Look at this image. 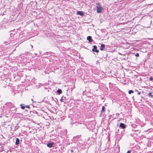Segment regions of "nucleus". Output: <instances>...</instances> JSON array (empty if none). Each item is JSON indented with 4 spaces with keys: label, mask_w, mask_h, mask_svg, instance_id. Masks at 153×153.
<instances>
[{
    "label": "nucleus",
    "mask_w": 153,
    "mask_h": 153,
    "mask_svg": "<svg viewBox=\"0 0 153 153\" xmlns=\"http://www.w3.org/2000/svg\"><path fill=\"white\" fill-rule=\"evenodd\" d=\"M20 106L21 108L22 109H24L25 108V105L24 104H20Z\"/></svg>",
    "instance_id": "nucleus-11"
},
{
    "label": "nucleus",
    "mask_w": 153,
    "mask_h": 153,
    "mask_svg": "<svg viewBox=\"0 0 153 153\" xmlns=\"http://www.w3.org/2000/svg\"><path fill=\"white\" fill-rule=\"evenodd\" d=\"M105 111V107L104 106H102V110L101 111V114L102 115L104 112Z\"/></svg>",
    "instance_id": "nucleus-8"
},
{
    "label": "nucleus",
    "mask_w": 153,
    "mask_h": 153,
    "mask_svg": "<svg viewBox=\"0 0 153 153\" xmlns=\"http://www.w3.org/2000/svg\"><path fill=\"white\" fill-rule=\"evenodd\" d=\"M105 45L104 44H101V48H100V49L101 51H103L104 50L103 48H105Z\"/></svg>",
    "instance_id": "nucleus-10"
},
{
    "label": "nucleus",
    "mask_w": 153,
    "mask_h": 153,
    "mask_svg": "<svg viewBox=\"0 0 153 153\" xmlns=\"http://www.w3.org/2000/svg\"><path fill=\"white\" fill-rule=\"evenodd\" d=\"M25 107L27 108H28L29 109H30V107L29 105H25Z\"/></svg>",
    "instance_id": "nucleus-19"
},
{
    "label": "nucleus",
    "mask_w": 153,
    "mask_h": 153,
    "mask_svg": "<svg viewBox=\"0 0 153 153\" xmlns=\"http://www.w3.org/2000/svg\"><path fill=\"white\" fill-rule=\"evenodd\" d=\"M54 144V142L51 141L50 142H49L47 143V146L49 148H51L53 147V145Z\"/></svg>",
    "instance_id": "nucleus-2"
},
{
    "label": "nucleus",
    "mask_w": 153,
    "mask_h": 153,
    "mask_svg": "<svg viewBox=\"0 0 153 153\" xmlns=\"http://www.w3.org/2000/svg\"><path fill=\"white\" fill-rule=\"evenodd\" d=\"M63 97H61V99L60 100H62L63 99Z\"/></svg>",
    "instance_id": "nucleus-24"
},
{
    "label": "nucleus",
    "mask_w": 153,
    "mask_h": 153,
    "mask_svg": "<svg viewBox=\"0 0 153 153\" xmlns=\"http://www.w3.org/2000/svg\"><path fill=\"white\" fill-rule=\"evenodd\" d=\"M97 4L98 5H100V3H97V4Z\"/></svg>",
    "instance_id": "nucleus-22"
},
{
    "label": "nucleus",
    "mask_w": 153,
    "mask_h": 153,
    "mask_svg": "<svg viewBox=\"0 0 153 153\" xmlns=\"http://www.w3.org/2000/svg\"><path fill=\"white\" fill-rule=\"evenodd\" d=\"M149 81H152L153 80V77H152V76H151L149 77Z\"/></svg>",
    "instance_id": "nucleus-15"
},
{
    "label": "nucleus",
    "mask_w": 153,
    "mask_h": 153,
    "mask_svg": "<svg viewBox=\"0 0 153 153\" xmlns=\"http://www.w3.org/2000/svg\"><path fill=\"white\" fill-rule=\"evenodd\" d=\"M97 13H100L101 12L102 10V8L101 6H97Z\"/></svg>",
    "instance_id": "nucleus-3"
},
{
    "label": "nucleus",
    "mask_w": 153,
    "mask_h": 153,
    "mask_svg": "<svg viewBox=\"0 0 153 153\" xmlns=\"http://www.w3.org/2000/svg\"><path fill=\"white\" fill-rule=\"evenodd\" d=\"M137 92H138V93H137V94H138V95H140V92H139L138 91Z\"/></svg>",
    "instance_id": "nucleus-21"
},
{
    "label": "nucleus",
    "mask_w": 153,
    "mask_h": 153,
    "mask_svg": "<svg viewBox=\"0 0 153 153\" xmlns=\"http://www.w3.org/2000/svg\"><path fill=\"white\" fill-rule=\"evenodd\" d=\"M131 151L130 150H128L126 153H131Z\"/></svg>",
    "instance_id": "nucleus-20"
},
{
    "label": "nucleus",
    "mask_w": 153,
    "mask_h": 153,
    "mask_svg": "<svg viewBox=\"0 0 153 153\" xmlns=\"http://www.w3.org/2000/svg\"><path fill=\"white\" fill-rule=\"evenodd\" d=\"M29 110V109H26L25 110L26 111H28Z\"/></svg>",
    "instance_id": "nucleus-26"
},
{
    "label": "nucleus",
    "mask_w": 153,
    "mask_h": 153,
    "mask_svg": "<svg viewBox=\"0 0 153 153\" xmlns=\"http://www.w3.org/2000/svg\"><path fill=\"white\" fill-rule=\"evenodd\" d=\"M31 47L32 48H33V46L32 45H31Z\"/></svg>",
    "instance_id": "nucleus-28"
},
{
    "label": "nucleus",
    "mask_w": 153,
    "mask_h": 153,
    "mask_svg": "<svg viewBox=\"0 0 153 153\" xmlns=\"http://www.w3.org/2000/svg\"><path fill=\"white\" fill-rule=\"evenodd\" d=\"M93 48L92 49L93 51L98 53L99 51L97 49V47L96 45H94L93 46Z\"/></svg>",
    "instance_id": "nucleus-4"
},
{
    "label": "nucleus",
    "mask_w": 153,
    "mask_h": 153,
    "mask_svg": "<svg viewBox=\"0 0 153 153\" xmlns=\"http://www.w3.org/2000/svg\"><path fill=\"white\" fill-rule=\"evenodd\" d=\"M87 39L90 43L92 42L93 41V39L91 38V37L90 36H88L87 37Z\"/></svg>",
    "instance_id": "nucleus-7"
},
{
    "label": "nucleus",
    "mask_w": 153,
    "mask_h": 153,
    "mask_svg": "<svg viewBox=\"0 0 153 153\" xmlns=\"http://www.w3.org/2000/svg\"><path fill=\"white\" fill-rule=\"evenodd\" d=\"M152 82H153V81H152Z\"/></svg>",
    "instance_id": "nucleus-31"
},
{
    "label": "nucleus",
    "mask_w": 153,
    "mask_h": 153,
    "mask_svg": "<svg viewBox=\"0 0 153 153\" xmlns=\"http://www.w3.org/2000/svg\"><path fill=\"white\" fill-rule=\"evenodd\" d=\"M31 100L32 101H33V99H31Z\"/></svg>",
    "instance_id": "nucleus-29"
},
{
    "label": "nucleus",
    "mask_w": 153,
    "mask_h": 153,
    "mask_svg": "<svg viewBox=\"0 0 153 153\" xmlns=\"http://www.w3.org/2000/svg\"><path fill=\"white\" fill-rule=\"evenodd\" d=\"M8 104L9 105H10V106H11L12 107L13 106V107L14 106V105L12 104L10 102V103H8Z\"/></svg>",
    "instance_id": "nucleus-18"
},
{
    "label": "nucleus",
    "mask_w": 153,
    "mask_h": 153,
    "mask_svg": "<svg viewBox=\"0 0 153 153\" xmlns=\"http://www.w3.org/2000/svg\"><path fill=\"white\" fill-rule=\"evenodd\" d=\"M134 93V91L132 90H129L128 91V93L129 94H131L132 93Z\"/></svg>",
    "instance_id": "nucleus-14"
},
{
    "label": "nucleus",
    "mask_w": 153,
    "mask_h": 153,
    "mask_svg": "<svg viewBox=\"0 0 153 153\" xmlns=\"http://www.w3.org/2000/svg\"><path fill=\"white\" fill-rule=\"evenodd\" d=\"M57 92L59 94H60L62 93V90L60 89H58L57 91Z\"/></svg>",
    "instance_id": "nucleus-12"
},
{
    "label": "nucleus",
    "mask_w": 153,
    "mask_h": 153,
    "mask_svg": "<svg viewBox=\"0 0 153 153\" xmlns=\"http://www.w3.org/2000/svg\"><path fill=\"white\" fill-rule=\"evenodd\" d=\"M119 127L120 128L123 129L125 128L126 127V125L124 123H121L120 124Z\"/></svg>",
    "instance_id": "nucleus-5"
},
{
    "label": "nucleus",
    "mask_w": 153,
    "mask_h": 153,
    "mask_svg": "<svg viewBox=\"0 0 153 153\" xmlns=\"http://www.w3.org/2000/svg\"><path fill=\"white\" fill-rule=\"evenodd\" d=\"M152 93H149L148 94V95L150 97H153V95H152Z\"/></svg>",
    "instance_id": "nucleus-16"
},
{
    "label": "nucleus",
    "mask_w": 153,
    "mask_h": 153,
    "mask_svg": "<svg viewBox=\"0 0 153 153\" xmlns=\"http://www.w3.org/2000/svg\"><path fill=\"white\" fill-rule=\"evenodd\" d=\"M71 152H74V151L73 150H71Z\"/></svg>",
    "instance_id": "nucleus-25"
},
{
    "label": "nucleus",
    "mask_w": 153,
    "mask_h": 153,
    "mask_svg": "<svg viewBox=\"0 0 153 153\" xmlns=\"http://www.w3.org/2000/svg\"><path fill=\"white\" fill-rule=\"evenodd\" d=\"M7 42L6 41V42H4V44H3L4 45H5V43H7Z\"/></svg>",
    "instance_id": "nucleus-23"
},
{
    "label": "nucleus",
    "mask_w": 153,
    "mask_h": 153,
    "mask_svg": "<svg viewBox=\"0 0 153 153\" xmlns=\"http://www.w3.org/2000/svg\"><path fill=\"white\" fill-rule=\"evenodd\" d=\"M7 114H5L4 115V119L6 122L8 121L9 122L10 121L11 114L8 109H7Z\"/></svg>",
    "instance_id": "nucleus-1"
},
{
    "label": "nucleus",
    "mask_w": 153,
    "mask_h": 153,
    "mask_svg": "<svg viewBox=\"0 0 153 153\" xmlns=\"http://www.w3.org/2000/svg\"><path fill=\"white\" fill-rule=\"evenodd\" d=\"M77 14L82 16H83L84 15L83 12L82 11H77Z\"/></svg>",
    "instance_id": "nucleus-6"
},
{
    "label": "nucleus",
    "mask_w": 153,
    "mask_h": 153,
    "mask_svg": "<svg viewBox=\"0 0 153 153\" xmlns=\"http://www.w3.org/2000/svg\"><path fill=\"white\" fill-rule=\"evenodd\" d=\"M3 113H4L3 114L4 115L5 114H7V110L4 109L3 110Z\"/></svg>",
    "instance_id": "nucleus-13"
},
{
    "label": "nucleus",
    "mask_w": 153,
    "mask_h": 153,
    "mask_svg": "<svg viewBox=\"0 0 153 153\" xmlns=\"http://www.w3.org/2000/svg\"><path fill=\"white\" fill-rule=\"evenodd\" d=\"M135 56L137 57H139V55L138 53H137L135 54Z\"/></svg>",
    "instance_id": "nucleus-17"
},
{
    "label": "nucleus",
    "mask_w": 153,
    "mask_h": 153,
    "mask_svg": "<svg viewBox=\"0 0 153 153\" xmlns=\"http://www.w3.org/2000/svg\"><path fill=\"white\" fill-rule=\"evenodd\" d=\"M20 140L19 139L17 138L16 139V141L15 143V144L16 145H18L19 144Z\"/></svg>",
    "instance_id": "nucleus-9"
},
{
    "label": "nucleus",
    "mask_w": 153,
    "mask_h": 153,
    "mask_svg": "<svg viewBox=\"0 0 153 153\" xmlns=\"http://www.w3.org/2000/svg\"><path fill=\"white\" fill-rule=\"evenodd\" d=\"M5 123V122H4V125H5V124H4V123Z\"/></svg>",
    "instance_id": "nucleus-30"
},
{
    "label": "nucleus",
    "mask_w": 153,
    "mask_h": 153,
    "mask_svg": "<svg viewBox=\"0 0 153 153\" xmlns=\"http://www.w3.org/2000/svg\"><path fill=\"white\" fill-rule=\"evenodd\" d=\"M135 91H137V92H138V91L137 90H135Z\"/></svg>",
    "instance_id": "nucleus-27"
}]
</instances>
